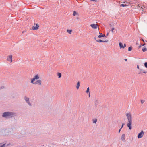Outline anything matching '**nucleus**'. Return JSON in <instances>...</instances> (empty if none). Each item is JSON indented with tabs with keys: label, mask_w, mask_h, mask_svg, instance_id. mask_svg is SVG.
<instances>
[{
	"label": "nucleus",
	"mask_w": 147,
	"mask_h": 147,
	"mask_svg": "<svg viewBox=\"0 0 147 147\" xmlns=\"http://www.w3.org/2000/svg\"><path fill=\"white\" fill-rule=\"evenodd\" d=\"M126 116L127 120V127L130 130L132 129V116L131 113L129 112L126 114Z\"/></svg>",
	"instance_id": "1"
},
{
	"label": "nucleus",
	"mask_w": 147,
	"mask_h": 147,
	"mask_svg": "<svg viewBox=\"0 0 147 147\" xmlns=\"http://www.w3.org/2000/svg\"><path fill=\"white\" fill-rule=\"evenodd\" d=\"M39 75L38 74H36L34 77L31 79V83L34 84H37L40 86L42 84V81L40 80H38L39 79Z\"/></svg>",
	"instance_id": "2"
},
{
	"label": "nucleus",
	"mask_w": 147,
	"mask_h": 147,
	"mask_svg": "<svg viewBox=\"0 0 147 147\" xmlns=\"http://www.w3.org/2000/svg\"><path fill=\"white\" fill-rule=\"evenodd\" d=\"M16 115V113L13 112H6L3 113L2 116L5 118H12Z\"/></svg>",
	"instance_id": "3"
},
{
	"label": "nucleus",
	"mask_w": 147,
	"mask_h": 147,
	"mask_svg": "<svg viewBox=\"0 0 147 147\" xmlns=\"http://www.w3.org/2000/svg\"><path fill=\"white\" fill-rule=\"evenodd\" d=\"M24 99L26 103L28 104L30 106H32V104L30 101V99L29 98L25 96L24 98Z\"/></svg>",
	"instance_id": "4"
},
{
	"label": "nucleus",
	"mask_w": 147,
	"mask_h": 147,
	"mask_svg": "<svg viewBox=\"0 0 147 147\" xmlns=\"http://www.w3.org/2000/svg\"><path fill=\"white\" fill-rule=\"evenodd\" d=\"M144 132L142 130L141 132L139 133L138 136V138H142L143 137Z\"/></svg>",
	"instance_id": "5"
},
{
	"label": "nucleus",
	"mask_w": 147,
	"mask_h": 147,
	"mask_svg": "<svg viewBox=\"0 0 147 147\" xmlns=\"http://www.w3.org/2000/svg\"><path fill=\"white\" fill-rule=\"evenodd\" d=\"M12 55H9V56L8 57H7V60L10 62V63H11L12 61Z\"/></svg>",
	"instance_id": "6"
},
{
	"label": "nucleus",
	"mask_w": 147,
	"mask_h": 147,
	"mask_svg": "<svg viewBox=\"0 0 147 147\" xmlns=\"http://www.w3.org/2000/svg\"><path fill=\"white\" fill-rule=\"evenodd\" d=\"M39 27V26L38 24H37L36 25H34L32 27V29L34 30H37Z\"/></svg>",
	"instance_id": "7"
},
{
	"label": "nucleus",
	"mask_w": 147,
	"mask_h": 147,
	"mask_svg": "<svg viewBox=\"0 0 147 147\" xmlns=\"http://www.w3.org/2000/svg\"><path fill=\"white\" fill-rule=\"evenodd\" d=\"M90 26L93 29H96L98 28V25L97 24H92L90 25Z\"/></svg>",
	"instance_id": "8"
},
{
	"label": "nucleus",
	"mask_w": 147,
	"mask_h": 147,
	"mask_svg": "<svg viewBox=\"0 0 147 147\" xmlns=\"http://www.w3.org/2000/svg\"><path fill=\"white\" fill-rule=\"evenodd\" d=\"M96 42H108V40H102L100 39H99V40H96Z\"/></svg>",
	"instance_id": "9"
},
{
	"label": "nucleus",
	"mask_w": 147,
	"mask_h": 147,
	"mask_svg": "<svg viewBox=\"0 0 147 147\" xmlns=\"http://www.w3.org/2000/svg\"><path fill=\"white\" fill-rule=\"evenodd\" d=\"M125 134H123L121 135V140L122 141H124L125 140Z\"/></svg>",
	"instance_id": "10"
},
{
	"label": "nucleus",
	"mask_w": 147,
	"mask_h": 147,
	"mask_svg": "<svg viewBox=\"0 0 147 147\" xmlns=\"http://www.w3.org/2000/svg\"><path fill=\"white\" fill-rule=\"evenodd\" d=\"M80 86V82H78L77 83V86L76 87L77 89H79Z\"/></svg>",
	"instance_id": "11"
},
{
	"label": "nucleus",
	"mask_w": 147,
	"mask_h": 147,
	"mask_svg": "<svg viewBox=\"0 0 147 147\" xmlns=\"http://www.w3.org/2000/svg\"><path fill=\"white\" fill-rule=\"evenodd\" d=\"M119 45L121 49L124 48V47H123V45L122 43L120 42L119 43Z\"/></svg>",
	"instance_id": "12"
},
{
	"label": "nucleus",
	"mask_w": 147,
	"mask_h": 147,
	"mask_svg": "<svg viewBox=\"0 0 147 147\" xmlns=\"http://www.w3.org/2000/svg\"><path fill=\"white\" fill-rule=\"evenodd\" d=\"M106 37V36L104 34V35H99L98 36V38H100L102 37Z\"/></svg>",
	"instance_id": "13"
},
{
	"label": "nucleus",
	"mask_w": 147,
	"mask_h": 147,
	"mask_svg": "<svg viewBox=\"0 0 147 147\" xmlns=\"http://www.w3.org/2000/svg\"><path fill=\"white\" fill-rule=\"evenodd\" d=\"M6 144H3L0 143V147H5Z\"/></svg>",
	"instance_id": "14"
},
{
	"label": "nucleus",
	"mask_w": 147,
	"mask_h": 147,
	"mask_svg": "<svg viewBox=\"0 0 147 147\" xmlns=\"http://www.w3.org/2000/svg\"><path fill=\"white\" fill-rule=\"evenodd\" d=\"M142 50L143 52H145L147 50V49L145 47H144L142 49Z\"/></svg>",
	"instance_id": "15"
},
{
	"label": "nucleus",
	"mask_w": 147,
	"mask_h": 147,
	"mask_svg": "<svg viewBox=\"0 0 147 147\" xmlns=\"http://www.w3.org/2000/svg\"><path fill=\"white\" fill-rule=\"evenodd\" d=\"M57 75L58 76L59 78H60L61 76V73H57Z\"/></svg>",
	"instance_id": "16"
},
{
	"label": "nucleus",
	"mask_w": 147,
	"mask_h": 147,
	"mask_svg": "<svg viewBox=\"0 0 147 147\" xmlns=\"http://www.w3.org/2000/svg\"><path fill=\"white\" fill-rule=\"evenodd\" d=\"M67 31L70 34H71V32H72L71 30H67Z\"/></svg>",
	"instance_id": "17"
},
{
	"label": "nucleus",
	"mask_w": 147,
	"mask_h": 147,
	"mask_svg": "<svg viewBox=\"0 0 147 147\" xmlns=\"http://www.w3.org/2000/svg\"><path fill=\"white\" fill-rule=\"evenodd\" d=\"M97 121V119H95L93 120V122L94 123H96Z\"/></svg>",
	"instance_id": "18"
},
{
	"label": "nucleus",
	"mask_w": 147,
	"mask_h": 147,
	"mask_svg": "<svg viewBox=\"0 0 147 147\" xmlns=\"http://www.w3.org/2000/svg\"><path fill=\"white\" fill-rule=\"evenodd\" d=\"M89 92H90L89 91V88L88 87L87 89L86 92V93L87 94L88 93H89Z\"/></svg>",
	"instance_id": "19"
},
{
	"label": "nucleus",
	"mask_w": 147,
	"mask_h": 147,
	"mask_svg": "<svg viewBox=\"0 0 147 147\" xmlns=\"http://www.w3.org/2000/svg\"><path fill=\"white\" fill-rule=\"evenodd\" d=\"M127 5H126L124 4H121V5L120 6H122V7H125Z\"/></svg>",
	"instance_id": "20"
},
{
	"label": "nucleus",
	"mask_w": 147,
	"mask_h": 147,
	"mask_svg": "<svg viewBox=\"0 0 147 147\" xmlns=\"http://www.w3.org/2000/svg\"><path fill=\"white\" fill-rule=\"evenodd\" d=\"M132 48L131 47H129V48H128V51H131L132 50Z\"/></svg>",
	"instance_id": "21"
},
{
	"label": "nucleus",
	"mask_w": 147,
	"mask_h": 147,
	"mask_svg": "<svg viewBox=\"0 0 147 147\" xmlns=\"http://www.w3.org/2000/svg\"><path fill=\"white\" fill-rule=\"evenodd\" d=\"M114 30H115V28H113L111 29V31L112 33H114V32L113 31Z\"/></svg>",
	"instance_id": "22"
},
{
	"label": "nucleus",
	"mask_w": 147,
	"mask_h": 147,
	"mask_svg": "<svg viewBox=\"0 0 147 147\" xmlns=\"http://www.w3.org/2000/svg\"><path fill=\"white\" fill-rule=\"evenodd\" d=\"M5 88V87L4 86H2L0 88V89H4Z\"/></svg>",
	"instance_id": "23"
},
{
	"label": "nucleus",
	"mask_w": 147,
	"mask_h": 147,
	"mask_svg": "<svg viewBox=\"0 0 147 147\" xmlns=\"http://www.w3.org/2000/svg\"><path fill=\"white\" fill-rule=\"evenodd\" d=\"M141 102L142 104H143L145 102V101L142 100H141Z\"/></svg>",
	"instance_id": "24"
},
{
	"label": "nucleus",
	"mask_w": 147,
	"mask_h": 147,
	"mask_svg": "<svg viewBox=\"0 0 147 147\" xmlns=\"http://www.w3.org/2000/svg\"><path fill=\"white\" fill-rule=\"evenodd\" d=\"M144 66H145L147 68V62H146L145 63H144Z\"/></svg>",
	"instance_id": "25"
},
{
	"label": "nucleus",
	"mask_w": 147,
	"mask_h": 147,
	"mask_svg": "<svg viewBox=\"0 0 147 147\" xmlns=\"http://www.w3.org/2000/svg\"><path fill=\"white\" fill-rule=\"evenodd\" d=\"M76 12L75 11H74V12H73V15L75 16L76 14Z\"/></svg>",
	"instance_id": "26"
},
{
	"label": "nucleus",
	"mask_w": 147,
	"mask_h": 147,
	"mask_svg": "<svg viewBox=\"0 0 147 147\" xmlns=\"http://www.w3.org/2000/svg\"><path fill=\"white\" fill-rule=\"evenodd\" d=\"M124 125V123H123L122 124V126H121V129L123 127Z\"/></svg>",
	"instance_id": "27"
},
{
	"label": "nucleus",
	"mask_w": 147,
	"mask_h": 147,
	"mask_svg": "<svg viewBox=\"0 0 147 147\" xmlns=\"http://www.w3.org/2000/svg\"><path fill=\"white\" fill-rule=\"evenodd\" d=\"M126 46V45L125 44H124V46H123V47H124V48Z\"/></svg>",
	"instance_id": "28"
},
{
	"label": "nucleus",
	"mask_w": 147,
	"mask_h": 147,
	"mask_svg": "<svg viewBox=\"0 0 147 147\" xmlns=\"http://www.w3.org/2000/svg\"><path fill=\"white\" fill-rule=\"evenodd\" d=\"M91 1H97L96 0H91Z\"/></svg>",
	"instance_id": "29"
},
{
	"label": "nucleus",
	"mask_w": 147,
	"mask_h": 147,
	"mask_svg": "<svg viewBox=\"0 0 147 147\" xmlns=\"http://www.w3.org/2000/svg\"><path fill=\"white\" fill-rule=\"evenodd\" d=\"M90 92H89V97H90Z\"/></svg>",
	"instance_id": "30"
},
{
	"label": "nucleus",
	"mask_w": 147,
	"mask_h": 147,
	"mask_svg": "<svg viewBox=\"0 0 147 147\" xmlns=\"http://www.w3.org/2000/svg\"><path fill=\"white\" fill-rule=\"evenodd\" d=\"M121 128L119 130V133H120V131H121Z\"/></svg>",
	"instance_id": "31"
},
{
	"label": "nucleus",
	"mask_w": 147,
	"mask_h": 147,
	"mask_svg": "<svg viewBox=\"0 0 147 147\" xmlns=\"http://www.w3.org/2000/svg\"><path fill=\"white\" fill-rule=\"evenodd\" d=\"M142 46V45H140L139 46V48H140V47H141Z\"/></svg>",
	"instance_id": "32"
},
{
	"label": "nucleus",
	"mask_w": 147,
	"mask_h": 147,
	"mask_svg": "<svg viewBox=\"0 0 147 147\" xmlns=\"http://www.w3.org/2000/svg\"><path fill=\"white\" fill-rule=\"evenodd\" d=\"M137 68L138 69H139V66L138 65L137 66Z\"/></svg>",
	"instance_id": "33"
},
{
	"label": "nucleus",
	"mask_w": 147,
	"mask_h": 147,
	"mask_svg": "<svg viewBox=\"0 0 147 147\" xmlns=\"http://www.w3.org/2000/svg\"><path fill=\"white\" fill-rule=\"evenodd\" d=\"M94 39L95 40H96V37H94Z\"/></svg>",
	"instance_id": "34"
},
{
	"label": "nucleus",
	"mask_w": 147,
	"mask_h": 147,
	"mask_svg": "<svg viewBox=\"0 0 147 147\" xmlns=\"http://www.w3.org/2000/svg\"><path fill=\"white\" fill-rule=\"evenodd\" d=\"M125 61H127V59H125Z\"/></svg>",
	"instance_id": "35"
},
{
	"label": "nucleus",
	"mask_w": 147,
	"mask_h": 147,
	"mask_svg": "<svg viewBox=\"0 0 147 147\" xmlns=\"http://www.w3.org/2000/svg\"><path fill=\"white\" fill-rule=\"evenodd\" d=\"M108 34H109V33H108L107 34V36L108 35Z\"/></svg>",
	"instance_id": "36"
},
{
	"label": "nucleus",
	"mask_w": 147,
	"mask_h": 147,
	"mask_svg": "<svg viewBox=\"0 0 147 147\" xmlns=\"http://www.w3.org/2000/svg\"><path fill=\"white\" fill-rule=\"evenodd\" d=\"M146 73V72H145V71L143 72L144 73Z\"/></svg>",
	"instance_id": "37"
},
{
	"label": "nucleus",
	"mask_w": 147,
	"mask_h": 147,
	"mask_svg": "<svg viewBox=\"0 0 147 147\" xmlns=\"http://www.w3.org/2000/svg\"><path fill=\"white\" fill-rule=\"evenodd\" d=\"M144 44H143V45L142 46H144Z\"/></svg>",
	"instance_id": "38"
}]
</instances>
